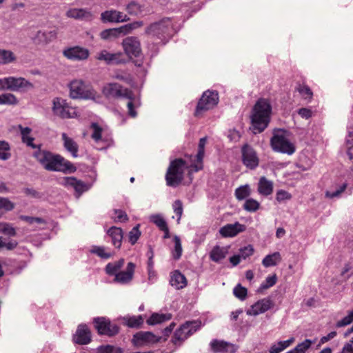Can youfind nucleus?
Returning <instances> with one entry per match:
<instances>
[{
	"instance_id": "f257e3e1",
	"label": "nucleus",
	"mask_w": 353,
	"mask_h": 353,
	"mask_svg": "<svg viewBox=\"0 0 353 353\" xmlns=\"http://www.w3.org/2000/svg\"><path fill=\"white\" fill-rule=\"evenodd\" d=\"M206 142V137L201 138L199 140L198 152L194 157H189L190 162H187L182 159H176L170 162L165 174V181L168 186H178L183 179L186 169L188 170L189 174L203 169V159Z\"/></svg>"
},
{
	"instance_id": "f03ea898",
	"label": "nucleus",
	"mask_w": 353,
	"mask_h": 353,
	"mask_svg": "<svg viewBox=\"0 0 353 353\" xmlns=\"http://www.w3.org/2000/svg\"><path fill=\"white\" fill-rule=\"evenodd\" d=\"M34 157L47 170L64 173H71L76 171V167L59 154L39 150L34 153Z\"/></svg>"
},
{
	"instance_id": "7ed1b4c3",
	"label": "nucleus",
	"mask_w": 353,
	"mask_h": 353,
	"mask_svg": "<svg viewBox=\"0 0 353 353\" xmlns=\"http://www.w3.org/2000/svg\"><path fill=\"white\" fill-rule=\"evenodd\" d=\"M272 114L270 101L259 99L253 107L251 114L252 129L254 134L263 132L268 125Z\"/></svg>"
},
{
	"instance_id": "20e7f679",
	"label": "nucleus",
	"mask_w": 353,
	"mask_h": 353,
	"mask_svg": "<svg viewBox=\"0 0 353 353\" xmlns=\"http://www.w3.org/2000/svg\"><path fill=\"white\" fill-rule=\"evenodd\" d=\"M102 92L108 98H125L129 99L127 104L128 114L132 117L137 116V112L132 102L134 94L130 90L123 88L117 83H109L103 86Z\"/></svg>"
},
{
	"instance_id": "39448f33",
	"label": "nucleus",
	"mask_w": 353,
	"mask_h": 353,
	"mask_svg": "<svg viewBox=\"0 0 353 353\" xmlns=\"http://www.w3.org/2000/svg\"><path fill=\"white\" fill-rule=\"evenodd\" d=\"M70 97L72 99L96 100L97 92L81 79H74L69 84Z\"/></svg>"
},
{
	"instance_id": "423d86ee",
	"label": "nucleus",
	"mask_w": 353,
	"mask_h": 353,
	"mask_svg": "<svg viewBox=\"0 0 353 353\" xmlns=\"http://www.w3.org/2000/svg\"><path fill=\"white\" fill-rule=\"evenodd\" d=\"M270 145L272 150L276 152L290 155L295 152V146L289 140L288 132L284 130L279 129L274 132Z\"/></svg>"
},
{
	"instance_id": "0eeeda50",
	"label": "nucleus",
	"mask_w": 353,
	"mask_h": 353,
	"mask_svg": "<svg viewBox=\"0 0 353 353\" xmlns=\"http://www.w3.org/2000/svg\"><path fill=\"white\" fill-rule=\"evenodd\" d=\"M142 21H134L127 23L119 28H110L103 30L100 37L103 40L117 39L120 36H125L130 34L134 30L143 26Z\"/></svg>"
},
{
	"instance_id": "6e6552de",
	"label": "nucleus",
	"mask_w": 353,
	"mask_h": 353,
	"mask_svg": "<svg viewBox=\"0 0 353 353\" xmlns=\"http://www.w3.org/2000/svg\"><path fill=\"white\" fill-rule=\"evenodd\" d=\"M52 111L54 114L62 119L77 117L79 114L76 107H73L65 99L55 98L53 100Z\"/></svg>"
},
{
	"instance_id": "1a4fd4ad",
	"label": "nucleus",
	"mask_w": 353,
	"mask_h": 353,
	"mask_svg": "<svg viewBox=\"0 0 353 353\" xmlns=\"http://www.w3.org/2000/svg\"><path fill=\"white\" fill-rule=\"evenodd\" d=\"M93 323L100 335L113 336L119 332V326L106 317H96L93 319Z\"/></svg>"
},
{
	"instance_id": "9d476101",
	"label": "nucleus",
	"mask_w": 353,
	"mask_h": 353,
	"mask_svg": "<svg viewBox=\"0 0 353 353\" xmlns=\"http://www.w3.org/2000/svg\"><path fill=\"white\" fill-rule=\"evenodd\" d=\"M219 102V95L216 92L207 90L203 92L198 102L195 115L199 116L202 112L213 108Z\"/></svg>"
},
{
	"instance_id": "9b49d317",
	"label": "nucleus",
	"mask_w": 353,
	"mask_h": 353,
	"mask_svg": "<svg viewBox=\"0 0 353 353\" xmlns=\"http://www.w3.org/2000/svg\"><path fill=\"white\" fill-rule=\"evenodd\" d=\"M122 48L125 54L130 59L142 56L141 42L136 37H128L122 41Z\"/></svg>"
},
{
	"instance_id": "f8f14e48",
	"label": "nucleus",
	"mask_w": 353,
	"mask_h": 353,
	"mask_svg": "<svg viewBox=\"0 0 353 353\" xmlns=\"http://www.w3.org/2000/svg\"><path fill=\"white\" fill-rule=\"evenodd\" d=\"M172 28L171 21L167 19L152 24L148 28L146 32L152 37H157L163 41L170 34Z\"/></svg>"
},
{
	"instance_id": "ddd939ff",
	"label": "nucleus",
	"mask_w": 353,
	"mask_h": 353,
	"mask_svg": "<svg viewBox=\"0 0 353 353\" xmlns=\"http://www.w3.org/2000/svg\"><path fill=\"white\" fill-rule=\"evenodd\" d=\"M101 20L103 23H121L130 20L128 15L116 9H110L101 14Z\"/></svg>"
},
{
	"instance_id": "4468645a",
	"label": "nucleus",
	"mask_w": 353,
	"mask_h": 353,
	"mask_svg": "<svg viewBox=\"0 0 353 353\" xmlns=\"http://www.w3.org/2000/svg\"><path fill=\"white\" fill-rule=\"evenodd\" d=\"M161 337L154 334L150 332H139L134 334L132 343L136 346H143L157 343L160 341Z\"/></svg>"
},
{
	"instance_id": "2eb2a0df",
	"label": "nucleus",
	"mask_w": 353,
	"mask_h": 353,
	"mask_svg": "<svg viewBox=\"0 0 353 353\" xmlns=\"http://www.w3.org/2000/svg\"><path fill=\"white\" fill-rule=\"evenodd\" d=\"M242 161L243 163L250 169L256 168L259 163V157L255 150L249 145H245L242 147Z\"/></svg>"
},
{
	"instance_id": "dca6fc26",
	"label": "nucleus",
	"mask_w": 353,
	"mask_h": 353,
	"mask_svg": "<svg viewBox=\"0 0 353 353\" xmlns=\"http://www.w3.org/2000/svg\"><path fill=\"white\" fill-rule=\"evenodd\" d=\"M274 307V302L270 298L259 300L249 308L246 313L250 316H257L263 314Z\"/></svg>"
},
{
	"instance_id": "f3484780",
	"label": "nucleus",
	"mask_w": 353,
	"mask_h": 353,
	"mask_svg": "<svg viewBox=\"0 0 353 353\" xmlns=\"http://www.w3.org/2000/svg\"><path fill=\"white\" fill-rule=\"evenodd\" d=\"M9 90L14 92H25L34 88L33 84L23 77L10 76Z\"/></svg>"
},
{
	"instance_id": "a211bd4d",
	"label": "nucleus",
	"mask_w": 353,
	"mask_h": 353,
	"mask_svg": "<svg viewBox=\"0 0 353 353\" xmlns=\"http://www.w3.org/2000/svg\"><path fill=\"white\" fill-rule=\"evenodd\" d=\"M63 55L68 59L74 61L85 60L88 58L89 50L80 46H74L63 50Z\"/></svg>"
},
{
	"instance_id": "6ab92c4d",
	"label": "nucleus",
	"mask_w": 353,
	"mask_h": 353,
	"mask_svg": "<svg viewBox=\"0 0 353 353\" xmlns=\"http://www.w3.org/2000/svg\"><path fill=\"white\" fill-rule=\"evenodd\" d=\"M246 230V226L239 222L233 224H226L219 229V234L223 238H232Z\"/></svg>"
},
{
	"instance_id": "aec40b11",
	"label": "nucleus",
	"mask_w": 353,
	"mask_h": 353,
	"mask_svg": "<svg viewBox=\"0 0 353 353\" xmlns=\"http://www.w3.org/2000/svg\"><path fill=\"white\" fill-rule=\"evenodd\" d=\"M97 59L100 61H104L108 64H121L126 62L123 54L121 52L110 53L107 50H102L97 54Z\"/></svg>"
},
{
	"instance_id": "412c9836",
	"label": "nucleus",
	"mask_w": 353,
	"mask_h": 353,
	"mask_svg": "<svg viewBox=\"0 0 353 353\" xmlns=\"http://www.w3.org/2000/svg\"><path fill=\"white\" fill-rule=\"evenodd\" d=\"M210 347L215 353H234L237 350L236 345L217 339L211 341Z\"/></svg>"
},
{
	"instance_id": "4be33fe9",
	"label": "nucleus",
	"mask_w": 353,
	"mask_h": 353,
	"mask_svg": "<svg viewBox=\"0 0 353 353\" xmlns=\"http://www.w3.org/2000/svg\"><path fill=\"white\" fill-rule=\"evenodd\" d=\"M73 341L79 345H86L91 341V332L85 324L79 325L74 336Z\"/></svg>"
},
{
	"instance_id": "5701e85b",
	"label": "nucleus",
	"mask_w": 353,
	"mask_h": 353,
	"mask_svg": "<svg viewBox=\"0 0 353 353\" xmlns=\"http://www.w3.org/2000/svg\"><path fill=\"white\" fill-rule=\"evenodd\" d=\"M135 265L130 262L128 263L125 270L120 271L114 276V281L120 283H129L133 278Z\"/></svg>"
},
{
	"instance_id": "b1692460",
	"label": "nucleus",
	"mask_w": 353,
	"mask_h": 353,
	"mask_svg": "<svg viewBox=\"0 0 353 353\" xmlns=\"http://www.w3.org/2000/svg\"><path fill=\"white\" fill-rule=\"evenodd\" d=\"M230 246L215 245L209 253L210 260L215 263H219L224 259L229 253Z\"/></svg>"
},
{
	"instance_id": "393cba45",
	"label": "nucleus",
	"mask_w": 353,
	"mask_h": 353,
	"mask_svg": "<svg viewBox=\"0 0 353 353\" xmlns=\"http://www.w3.org/2000/svg\"><path fill=\"white\" fill-rule=\"evenodd\" d=\"M274 189L273 182L265 176H261L258 182V193L263 196H268L272 194Z\"/></svg>"
},
{
	"instance_id": "a878e982",
	"label": "nucleus",
	"mask_w": 353,
	"mask_h": 353,
	"mask_svg": "<svg viewBox=\"0 0 353 353\" xmlns=\"http://www.w3.org/2000/svg\"><path fill=\"white\" fill-rule=\"evenodd\" d=\"M66 16L69 18L81 20H91L92 19L91 12L83 8H70L66 12Z\"/></svg>"
},
{
	"instance_id": "bb28decb",
	"label": "nucleus",
	"mask_w": 353,
	"mask_h": 353,
	"mask_svg": "<svg viewBox=\"0 0 353 353\" xmlns=\"http://www.w3.org/2000/svg\"><path fill=\"white\" fill-rule=\"evenodd\" d=\"M170 283L176 290H180L187 285L188 281L185 276L179 270H175L171 273Z\"/></svg>"
},
{
	"instance_id": "cd10ccee",
	"label": "nucleus",
	"mask_w": 353,
	"mask_h": 353,
	"mask_svg": "<svg viewBox=\"0 0 353 353\" xmlns=\"http://www.w3.org/2000/svg\"><path fill=\"white\" fill-rule=\"evenodd\" d=\"M64 148L71 154L72 157H78L79 145L72 138L69 137L66 133L61 134Z\"/></svg>"
},
{
	"instance_id": "c85d7f7f",
	"label": "nucleus",
	"mask_w": 353,
	"mask_h": 353,
	"mask_svg": "<svg viewBox=\"0 0 353 353\" xmlns=\"http://www.w3.org/2000/svg\"><path fill=\"white\" fill-rule=\"evenodd\" d=\"M57 37V32L55 30L50 31H38L35 37L34 41L38 44H47Z\"/></svg>"
},
{
	"instance_id": "c756f323",
	"label": "nucleus",
	"mask_w": 353,
	"mask_h": 353,
	"mask_svg": "<svg viewBox=\"0 0 353 353\" xmlns=\"http://www.w3.org/2000/svg\"><path fill=\"white\" fill-rule=\"evenodd\" d=\"M107 233L111 238L112 245L117 248H120L123 239L122 230L120 228L112 226L108 230Z\"/></svg>"
},
{
	"instance_id": "7c9ffc66",
	"label": "nucleus",
	"mask_w": 353,
	"mask_h": 353,
	"mask_svg": "<svg viewBox=\"0 0 353 353\" xmlns=\"http://www.w3.org/2000/svg\"><path fill=\"white\" fill-rule=\"evenodd\" d=\"M19 129L20 130L22 142L26 144L27 146L36 148L37 145L33 143L34 139L30 135L32 130L28 127H23L21 125H19Z\"/></svg>"
},
{
	"instance_id": "2f4dec72",
	"label": "nucleus",
	"mask_w": 353,
	"mask_h": 353,
	"mask_svg": "<svg viewBox=\"0 0 353 353\" xmlns=\"http://www.w3.org/2000/svg\"><path fill=\"white\" fill-rule=\"evenodd\" d=\"M281 261V256L279 252H275L271 254L267 255L262 261L264 267L268 268L275 266Z\"/></svg>"
},
{
	"instance_id": "473e14b6",
	"label": "nucleus",
	"mask_w": 353,
	"mask_h": 353,
	"mask_svg": "<svg viewBox=\"0 0 353 353\" xmlns=\"http://www.w3.org/2000/svg\"><path fill=\"white\" fill-rule=\"evenodd\" d=\"M294 342V338L291 337L290 339L283 341H279L277 343L272 344L269 350L270 353H281L285 349L288 347Z\"/></svg>"
},
{
	"instance_id": "72a5a7b5",
	"label": "nucleus",
	"mask_w": 353,
	"mask_h": 353,
	"mask_svg": "<svg viewBox=\"0 0 353 353\" xmlns=\"http://www.w3.org/2000/svg\"><path fill=\"white\" fill-rule=\"evenodd\" d=\"M200 327V323L196 321H189L182 325L179 328L185 332L186 337H189L196 332Z\"/></svg>"
},
{
	"instance_id": "f704fd0d",
	"label": "nucleus",
	"mask_w": 353,
	"mask_h": 353,
	"mask_svg": "<svg viewBox=\"0 0 353 353\" xmlns=\"http://www.w3.org/2000/svg\"><path fill=\"white\" fill-rule=\"evenodd\" d=\"M124 265V259H121L119 261L109 263L105 266V272L109 275H115L118 274L121 268Z\"/></svg>"
},
{
	"instance_id": "c9c22d12",
	"label": "nucleus",
	"mask_w": 353,
	"mask_h": 353,
	"mask_svg": "<svg viewBox=\"0 0 353 353\" xmlns=\"http://www.w3.org/2000/svg\"><path fill=\"white\" fill-rule=\"evenodd\" d=\"M141 315L125 316L123 318L124 324L129 327H139L143 323Z\"/></svg>"
},
{
	"instance_id": "e433bc0d",
	"label": "nucleus",
	"mask_w": 353,
	"mask_h": 353,
	"mask_svg": "<svg viewBox=\"0 0 353 353\" xmlns=\"http://www.w3.org/2000/svg\"><path fill=\"white\" fill-rule=\"evenodd\" d=\"M170 319V314L154 313L150 316L146 322L148 325H154L168 321Z\"/></svg>"
},
{
	"instance_id": "4c0bfd02",
	"label": "nucleus",
	"mask_w": 353,
	"mask_h": 353,
	"mask_svg": "<svg viewBox=\"0 0 353 353\" xmlns=\"http://www.w3.org/2000/svg\"><path fill=\"white\" fill-rule=\"evenodd\" d=\"M296 90L299 92L303 99L310 101L313 97V92L308 85L303 83H299L296 87Z\"/></svg>"
},
{
	"instance_id": "58836bf2",
	"label": "nucleus",
	"mask_w": 353,
	"mask_h": 353,
	"mask_svg": "<svg viewBox=\"0 0 353 353\" xmlns=\"http://www.w3.org/2000/svg\"><path fill=\"white\" fill-rule=\"evenodd\" d=\"M251 194V188L249 185H244L235 190V196L236 199L241 201Z\"/></svg>"
},
{
	"instance_id": "ea45409f",
	"label": "nucleus",
	"mask_w": 353,
	"mask_h": 353,
	"mask_svg": "<svg viewBox=\"0 0 353 353\" xmlns=\"http://www.w3.org/2000/svg\"><path fill=\"white\" fill-rule=\"evenodd\" d=\"M10 144L5 141H0V160L6 161L10 158Z\"/></svg>"
},
{
	"instance_id": "a19ab883",
	"label": "nucleus",
	"mask_w": 353,
	"mask_h": 353,
	"mask_svg": "<svg viewBox=\"0 0 353 353\" xmlns=\"http://www.w3.org/2000/svg\"><path fill=\"white\" fill-rule=\"evenodd\" d=\"M260 203L252 198L245 200L243 204V209L250 212H256L260 208Z\"/></svg>"
},
{
	"instance_id": "79ce46f5",
	"label": "nucleus",
	"mask_w": 353,
	"mask_h": 353,
	"mask_svg": "<svg viewBox=\"0 0 353 353\" xmlns=\"http://www.w3.org/2000/svg\"><path fill=\"white\" fill-rule=\"evenodd\" d=\"M15 60V56L12 52L6 50H0V64H7Z\"/></svg>"
},
{
	"instance_id": "37998d69",
	"label": "nucleus",
	"mask_w": 353,
	"mask_h": 353,
	"mask_svg": "<svg viewBox=\"0 0 353 353\" xmlns=\"http://www.w3.org/2000/svg\"><path fill=\"white\" fill-rule=\"evenodd\" d=\"M18 245V243L15 240L6 241L3 236H0V251L2 250H13Z\"/></svg>"
},
{
	"instance_id": "c03bdc74",
	"label": "nucleus",
	"mask_w": 353,
	"mask_h": 353,
	"mask_svg": "<svg viewBox=\"0 0 353 353\" xmlns=\"http://www.w3.org/2000/svg\"><path fill=\"white\" fill-rule=\"evenodd\" d=\"M18 100L15 95L11 93H6L0 95V105H16Z\"/></svg>"
},
{
	"instance_id": "a18cd8bd",
	"label": "nucleus",
	"mask_w": 353,
	"mask_h": 353,
	"mask_svg": "<svg viewBox=\"0 0 353 353\" xmlns=\"http://www.w3.org/2000/svg\"><path fill=\"white\" fill-rule=\"evenodd\" d=\"M90 252L102 259H109L112 256V253L107 252L106 249L102 246H92Z\"/></svg>"
},
{
	"instance_id": "49530a36",
	"label": "nucleus",
	"mask_w": 353,
	"mask_h": 353,
	"mask_svg": "<svg viewBox=\"0 0 353 353\" xmlns=\"http://www.w3.org/2000/svg\"><path fill=\"white\" fill-rule=\"evenodd\" d=\"M125 10L130 15H138L141 12V6L135 1H131L126 5Z\"/></svg>"
},
{
	"instance_id": "de8ad7c7",
	"label": "nucleus",
	"mask_w": 353,
	"mask_h": 353,
	"mask_svg": "<svg viewBox=\"0 0 353 353\" xmlns=\"http://www.w3.org/2000/svg\"><path fill=\"white\" fill-rule=\"evenodd\" d=\"M353 322V310L347 312V314L336 322L335 326L337 328L345 327Z\"/></svg>"
},
{
	"instance_id": "09e8293b",
	"label": "nucleus",
	"mask_w": 353,
	"mask_h": 353,
	"mask_svg": "<svg viewBox=\"0 0 353 353\" xmlns=\"http://www.w3.org/2000/svg\"><path fill=\"white\" fill-rule=\"evenodd\" d=\"M174 249L172 251V256L175 260L180 259L182 254V246L179 237L175 236L174 239Z\"/></svg>"
},
{
	"instance_id": "8fccbe9b",
	"label": "nucleus",
	"mask_w": 353,
	"mask_h": 353,
	"mask_svg": "<svg viewBox=\"0 0 353 353\" xmlns=\"http://www.w3.org/2000/svg\"><path fill=\"white\" fill-rule=\"evenodd\" d=\"M277 277L276 275L274 274L271 276H268L265 280L261 283L260 286V290H266L268 289L273 285H274L276 283Z\"/></svg>"
},
{
	"instance_id": "3c124183",
	"label": "nucleus",
	"mask_w": 353,
	"mask_h": 353,
	"mask_svg": "<svg viewBox=\"0 0 353 353\" xmlns=\"http://www.w3.org/2000/svg\"><path fill=\"white\" fill-rule=\"evenodd\" d=\"M119 347H115L110 345L100 346L97 348V353H122Z\"/></svg>"
},
{
	"instance_id": "603ef678",
	"label": "nucleus",
	"mask_w": 353,
	"mask_h": 353,
	"mask_svg": "<svg viewBox=\"0 0 353 353\" xmlns=\"http://www.w3.org/2000/svg\"><path fill=\"white\" fill-rule=\"evenodd\" d=\"M234 295L240 300H244L247 296V289L238 284L233 290Z\"/></svg>"
},
{
	"instance_id": "864d4df0",
	"label": "nucleus",
	"mask_w": 353,
	"mask_h": 353,
	"mask_svg": "<svg viewBox=\"0 0 353 353\" xmlns=\"http://www.w3.org/2000/svg\"><path fill=\"white\" fill-rule=\"evenodd\" d=\"M139 227V225H136L129 232L128 239L132 245L135 244L141 236Z\"/></svg>"
},
{
	"instance_id": "5fc2aeb1",
	"label": "nucleus",
	"mask_w": 353,
	"mask_h": 353,
	"mask_svg": "<svg viewBox=\"0 0 353 353\" xmlns=\"http://www.w3.org/2000/svg\"><path fill=\"white\" fill-rule=\"evenodd\" d=\"M347 188L346 183H343L339 187L336 188V190L334 192L326 191L325 196L329 199H333L334 197H338L343 193Z\"/></svg>"
},
{
	"instance_id": "6e6d98bb",
	"label": "nucleus",
	"mask_w": 353,
	"mask_h": 353,
	"mask_svg": "<svg viewBox=\"0 0 353 353\" xmlns=\"http://www.w3.org/2000/svg\"><path fill=\"white\" fill-rule=\"evenodd\" d=\"M187 339L185 332H182L180 328L177 329L172 339V341L174 345H180Z\"/></svg>"
},
{
	"instance_id": "4d7b16f0",
	"label": "nucleus",
	"mask_w": 353,
	"mask_h": 353,
	"mask_svg": "<svg viewBox=\"0 0 353 353\" xmlns=\"http://www.w3.org/2000/svg\"><path fill=\"white\" fill-rule=\"evenodd\" d=\"M92 128L93 132L92 134V138L96 141L99 142L102 139V132L103 129L97 123L92 124Z\"/></svg>"
},
{
	"instance_id": "13d9d810",
	"label": "nucleus",
	"mask_w": 353,
	"mask_h": 353,
	"mask_svg": "<svg viewBox=\"0 0 353 353\" xmlns=\"http://www.w3.org/2000/svg\"><path fill=\"white\" fill-rule=\"evenodd\" d=\"M173 210L178 216L177 223H179L183 214V203L180 200H176L173 203Z\"/></svg>"
},
{
	"instance_id": "bf43d9fd",
	"label": "nucleus",
	"mask_w": 353,
	"mask_h": 353,
	"mask_svg": "<svg viewBox=\"0 0 353 353\" xmlns=\"http://www.w3.org/2000/svg\"><path fill=\"white\" fill-rule=\"evenodd\" d=\"M14 208V205L8 199L0 197V209L10 211Z\"/></svg>"
},
{
	"instance_id": "052dcab7",
	"label": "nucleus",
	"mask_w": 353,
	"mask_h": 353,
	"mask_svg": "<svg viewBox=\"0 0 353 353\" xmlns=\"http://www.w3.org/2000/svg\"><path fill=\"white\" fill-rule=\"evenodd\" d=\"M291 198V194L283 190H279L276 193V199L279 202L290 200Z\"/></svg>"
},
{
	"instance_id": "680f3d73",
	"label": "nucleus",
	"mask_w": 353,
	"mask_h": 353,
	"mask_svg": "<svg viewBox=\"0 0 353 353\" xmlns=\"http://www.w3.org/2000/svg\"><path fill=\"white\" fill-rule=\"evenodd\" d=\"M152 221L161 230L168 226L166 221L165 219L159 216L155 215L152 216Z\"/></svg>"
},
{
	"instance_id": "e2e57ef3",
	"label": "nucleus",
	"mask_w": 353,
	"mask_h": 353,
	"mask_svg": "<svg viewBox=\"0 0 353 353\" xmlns=\"http://www.w3.org/2000/svg\"><path fill=\"white\" fill-rule=\"evenodd\" d=\"M254 253V248L251 245L241 248L239 250V255L241 258L245 259Z\"/></svg>"
},
{
	"instance_id": "0e129e2a",
	"label": "nucleus",
	"mask_w": 353,
	"mask_h": 353,
	"mask_svg": "<svg viewBox=\"0 0 353 353\" xmlns=\"http://www.w3.org/2000/svg\"><path fill=\"white\" fill-rule=\"evenodd\" d=\"M114 219L115 221L125 222L128 220V216L125 212L121 210H115Z\"/></svg>"
},
{
	"instance_id": "69168bd1",
	"label": "nucleus",
	"mask_w": 353,
	"mask_h": 353,
	"mask_svg": "<svg viewBox=\"0 0 353 353\" xmlns=\"http://www.w3.org/2000/svg\"><path fill=\"white\" fill-rule=\"evenodd\" d=\"M2 233L10 236H15L17 234L15 228L8 223H5Z\"/></svg>"
},
{
	"instance_id": "338daca9",
	"label": "nucleus",
	"mask_w": 353,
	"mask_h": 353,
	"mask_svg": "<svg viewBox=\"0 0 353 353\" xmlns=\"http://www.w3.org/2000/svg\"><path fill=\"white\" fill-rule=\"evenodd\" d=\"M351 270V265L350 264H345L341 273L345 280H347L353 274V271Z\"/></svg>"
},
{
	"instance_id": "774afa93",
	"label": "nucleus",
	"mask_w": 353,
	"mask_h": 353,
	"mask_svg": "<svg viewBox=\"0 0 353 353\" xmlns=\"http://www.w3.org/2000/svg\"><path fill=\"white\" fill-rule=\"evenodd\" d=\"M298 114L303 119H308L312 116V111L309 108H300L298 110Z\"/></svg>"
}]
</instances>
